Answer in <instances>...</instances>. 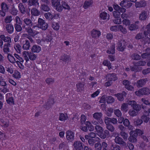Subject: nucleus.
<instances>
[{
  "label": "nucleus",
  "instance_id": "47",
  "mask_svg": "<svg viewBox=\"0 0 150 150\" xmlns=\"http://www.w3.org/2000/svg\"><path fill=\"white\" fill-rule=\"evenodd\" d=\"M21 24H15L14 25L16 31L17 32H21L22 30V27L21 26Z\"/></svg>",
  "mask_w": 150,
  "mask_h": 150
},
{
  "label": "nucleus",
  "instance_id": "15",
  "mask_svg": "<svg viewBox=\"0 0 150 150\" xmlns=\"http://www.w3.org/2000/svg\"><path fill=\"white\" fill-rule=\"evenodd\" d=\"M91 35L92 38H98L100 35V32L99 30L93 29L91 31Z\"/></svg>",
  "mask_w": 150,
  "mask_h": 150
},
{
  "label": "nucleus",
  "instance_id": "29",
  "mask_svg": "<svg viewBox=\"0 0 150 150\" xmlns=\"http://www.w3.org/2000/svg\"><path fill=\"white\" fill-rule=\"evenodd\" d=\"M146 5V4L144 1H141L139 2H137L135 3V6L136 8L144 7Z\"/></svg>",
  "mask_w": 150,
  "mask_h": 150
},
{
  "label": "nucleus",
  "instance_id": "56",
  "mask_svg": "<svg viewBox=\"0 0 150 150\" xmlns=\"http://www.w3.org/2000/svg\"><path fill=\"white\" fill-rule=\"evenodd\" d=\"M128 113L132 117L135 116L138 114V112L135 111L134 109L133 110H130L129 111Z\"/></svg>",
  "mask_w": 150,
  "mask_h": 150
},
{
  "label": "nucleus",
  "instance_id": "45",
  "mask_svg": "<svg viewBox=\"0 0 150 150\" xmlns=\"http://www.w3.org/2000/svg\"><path fill=\"white\" fill-rule=\"evenodd\" d=\"M13 76L16 79H18L21 77L20 73L18 71L15 70L14 71V73L13 75Z\"/></svg>",
  "mask_w": 150,
  "mask_h": 150
},
{
  "label": "nucleus",
  "instance_id": "34",
  "mask_svg": "<svg viewBox=\"0 0 150 150\" xmlns=\"http://www.w3.org/2000/svg\"><path fill=\"white\" fill-rule=\"evenodd\" d=\"M23 21L24 23L27 25L29 27H31L33 25V23L31 20L28 18H25Z\"/></svg>",
  "mask_w": 150,
  "mask_h": 150
},
{
  "label": "nucleus",
  "instance_id": "59",
  "mask_svg": "<svg viewBox=\"0 0 150 150\" xmlns=\"http://www.w3.org/2000/svg\"><path fill=\"white\" fill-rule=\"evenodd\" d=\"M28 57L31 60H34L36 59L37 56L33 53L29 52Z\"/></svg>",
  "mask_w": 150,
  "mask_h": 150
},
{
  "label": "nucleus",
  "instance_id": "31",
  "mask_svg": "<svg viewBox=\"0 0 150 150\" xmlns=\"http://www.w3.org/2000/svg\"><path fill=\"white\" fill-rule=\"evenodd\" d=\"M11 47V45L10 43H7L5 44L4 46L3 50L4 52L8 53L10 52L9 47Z\"/></svg>",
  "mask_w": 150,
  "mask_h": 150
},
{
  "label": "nucleus",
  "instance_id": "60",
  "mask_svg": "<svg viewBox=\"0 0 150 150\" xmlns=\"http://www.w3.org/2000/svg\"><path fill=\"white\" fill-rule=\"evenodd\" d=\"M6 101L7 103L9 104H14V99L13 97L8 98V99L6 100Z\"/></svg>",
  "mask_w": 150,
  "mask_h": 150
},
{
  "label": "nucleus",
  "instance_id": "53",
  "mask_svg": "<svg viewBox=\"0 0 150 150\" xmlns=\"http://www.w3.org/2000/svg\"><path fill=\"white\" fill-rule=\"evenodd\" d=\"M106 127L108 129V131L109 130L111 132H114L115 130V128L114 126L111 124L106 125Z\"/></svg>",
  "mask_w": 150,
  "mask_h": 150
},
{
  "label": "nucleus",
  "instance_id": "50",
  "mask_svg": "<svg viewBox=\"0 0 150 150\" xmlns=\"http://www.w3.org/2000/svg\"><path fill=\"white\" fill-rule=\"evenodd\" d=\"M146 28L147 30L144 31V34L146 36L150 33V23L146 25Z\"/></svg>",
  "mask_w": 150,
  "mask_h": 150
},
{
  "label": "nucleus",
  "instance_id": "46",
  "mask_svg": "<svg viewBox=\"0 0 150 150\" xmlns=\"http://www.w3.org/2000/svg\"><path fill=\"white\" fill-rule=\"evenodd\" d=\"M52 26L54 30H58L59 29V25L57 23L54 22H52Z\"/></svg>",
  "mask_w": 150,
  "mask_h": 150
},
{
  "label": "nucleus",
  "instance_id": "38",
  "mask_svg": "<svg viewBox=\"0 0 150 150\" xmlns=\"http://www.w3.org/2000/svg\"><path fill=\"white\" fill-rule=\"evenodd\" d=\"M108 54H113L115 53V47L114 45H112L110 48L107 51Z\"/></svg>",
  "mask_w": 150,
  "mask_h": 150
},
{
  "label": "nucleus",
  "instance_id": "26",
  "mask_svg": "<svg viewBox=\"0 0 150 150\" xmlns=\"http://www.w3.org/2000/svg\"><path fill=\"white\" fill-rule=\"evenodd\" d=\"M1 9L6 12L9 11V6L5 2H2L1 4Z\"/></svg>",
  "mask_w": 150,
  "mask_h": 150
},
{
  "label": "nucleus",
  "instance_id": "22",
  "mask_svg": "<svg viewBox=\"0 0 150 150\" xmlns=\"http://www.w3.org/2000/svg\"><path fill=\"white\" fill-rule=\"evenodd\" d=\"M146 81V80L145 79H141L137 81L136 84L138 88L142 87L145 84Z\"/></svg>",
  "mask_w": 150,
  "mask_h": 150
},
{
  "label": "nucleus",
  "instance_id": "14",
  "mask_svg": "<svg viewBox=\"0 0 150 150\" xmlns=\"http://www.w3.org/2000/svg\"><path fill=\"white\" fill-rule=\"evenodd\" d=\"M9 13L12 15L16 16L18 12V10L15 8L14 4L11 6V8L9 9Z\"/></svg>",
  "mask_w": 150,
  "mask_h": 150
},
{
  "label": "nucleus",
  "instance_id": "37",
  "mask_svg": "<svg viewBox=\"0 0 150 150\" xmlns=\"http://www.w3.org/2000/svg\"><path fill=\"white\" fill-rule=\"evenodd\" d=\"M86 126L87 127L88 130L90 131H93L94 129V127L90 123V122H89L88 121H87L86 122Z\"/></svg>",
  "mask_w": 150,
  "mask_h": 150
},
{
  "label": "nucleus",
  "instance_id": "7",
  "mask_svg": "<svg viewBox=\"0 0 150 150\" xmlns=\"http://www.w3.org/2000/svg\"><path fill=\"white\" fill-rule=\"evenodd\" d=\"M93 117L98 121L100 124L103 123L102 117L103 116V114L101 112H96L94 113L93 115Z\"/></svg>",
  "mask_w": 150,
  "mask_h": 150
},
{
  "label": "nucleus",
  "instance_id": "10",
  "mask_svg": "<svg viewBox=\"0 0 150 150\" xmlns=\"http://www.w3.org/2000/svg\"><path fill=\"white\" fill-rule=\"evenodd\" d=\"M115 142L116 143L122 146H125L126 145V142L121 137L116 136L115 139Z\"/></svg>",
  "mask_w": 150,
  "mask_h": 150
},
{
  "label": "nucleus",
  "instance_id": "44",
  "mask_svg": "<svg viewBox=\"0 0 150 150\" xmlns=\"http://www.w3.org/2000/svg\"><path fill=\"white\" fill-rule=\"evenodd\" d=\"M60 59L64 62H66L69 61L70 59V58L69 56L67 54H64L61 57Z\"/></svg>",
  "mask_w": 150,
  "mask_h": 150
},
{
  "label": "nucleus",
  "instance_id": "6",
  "mask_svg": "<svg viewBox=\"0 0 150 150\" xmlns=\"http://www.w3.org/2000/svg\"><path fill=\"white\" fill-rule=\"evenodd\" d=\"M130 136L128 138L129 141L131 142L135 143L137 141V134L134 133L132 131H131L129 132Z\"/></svg>",
  "mask_w": 150,
  "mask_h": 150
},
{
  "label": "nucleus",
  "instance_id": "41",
  "mask_svg": "<svg viewBox=\"0 0 150 150\" xmlns=\"http://www.w3.org/2000/svg\"><path fill=\"white\" fill-rule=\"evenodd\" d=\"M61 3L63 8H64L65 9H67L68 10L70 9V6L66 2L62 1Z\"/></svg>",
  "mask_w": 150,
  "mask_h": 150
},
{
  "label": "nucleus",
  "instance_id": "62",
  "mask_svg": "<svg viewBox=\"0 0 150 150\" xmlns=\"http://www.w3.org/2000/svg\"><path fill=\"white\" fill-rule=\"evenodd\" d=\"M107 98V102L108 103H110L114 102V99L112 97L109 96Z\"/></svg>",
  "mask_w": 150,
  "mask_h": 150
},
{
  "label": "nucleus",
  "instance_id": "39",
  "mask_svg": "<svg viewBox=\"0 0 150 150\" xmlns=\"http://www.w3.org/2000/svg\"><path fill=\"white\" fill-rule=\"evenodd\" d=\"M130 69L132 71L135 72H139L142 69L140 66H131Z\"/></svg>",
  "mask_w": 150,
  "mask_h": 150
},
{
  "label": "nucleus",
  "instance_id": "2",
  "mask_svg": "<svg viewBox=\"0 0 150 150\" xmlns=\"http://www.w3.org/2000/svg\"><path fill=\"white\" fill-rule=\"evenodd\" d=\"M135 93L139 96L141 95H147L150 93V90L148 88L144 87L140 89L138 91L135 92Z\"/></svg>",
  "mask_w": 150,
  "mask_h": 150
},
{
  "label": "nucleus",
  "instance_id": "58",
  "mask_svg": "<svg viewBox=\"0 0 150 150\" xmlns=\"http://www.w3.org/2000/svg\"><path fill=\"white\" fill-rule=\"evenodd\" d=\"M132 58L135 60H138L140 59L141 57L138 54L134 53L131 56Z\"/></svg>",
  "mask_w": 150,
  "mask_h": 150
},
{
  "label": "nucleus",
  "instance_id": "3",
  "mask_svg": "<svg viewBox=\"0 0 150 150\" xmlns=\"http://www.w3.org/2000/svg\"><path fill=\"white\" fill-rule=\"evenodd\" d=\"M129 105H131L133 109L136 110L137 112L141 110V105L137 104L136 102L134 100L130 101L128 102Z\"/></svg>",
  "mask_w": 150,
  "mask_h": 150
},
{
  "label": "nucleus",
  "instance_id": "49",
  "mask_svg": "<svg viewBox=\"0 0 150 150\" xmlns=\"http://www.w3.org/2000/svg\"><path fill=\"white\" fill-rule=\"evenodd\" d=\"M67 114H64L63 113L60 114L59 116V120L60 121H63L67 119Z\"/></svg>",
  "mask_w": 150,
  "mask_h": 150
},
{
  "label": "nucleus",
  "instance_id": "24",
  "mask_svg": "<svg viewBox=\"0 0 150 150\" xmlns=\"http://www.w3.org/2000/svg\"><path fill=\"white\" fill-rule=\"evenodd\" d=\"M6 28L7 31L10 34L12 33L14 30L13 27L11 24L7 25H6Z\"/></svg>",
  "mask_w": 150,
  "mask_h": 150
},
{
  "label": "nucleus",
  "instance_id": "55",
  "mask_svg": "<svg viewBox=\"0 0 150 150\" xmlns=\"http://www.w3.org/2000/svg\"><path fill=\"white\" fill-rule=\"evenodd\" d=\"M95 128L96 131L99 134L101 132H102L103 131V127L99 125H96Z\"/></svg>",
  "mask_w": 150,
  "mask_h": 150
},
{
  "label": "nucleus",
  "instance_id": "5",
  "mask_svg": "<svg viewBox=\"0 0 150 150\" xmlns=\"http://www.w3.org/2000/svg\"><path fill=\"white\" fill-rule=\"evenodd\" d=\"M66 137L68 140L72 142L74 140V133L72 131L68 130L66 132Z\"/></svg>",
  "mask_w": 150,
  "mask_h": 150
},
{
  "label": "nucleus",
  "instance_id": "64",
  "mask_svg": "<svg viewBox=\"0 0 150 150\" xmlns=\"http://www.w3.org/2000/svg\"><path fill=\"white\" fill-rule=\"evenodd\" d=\"M88 142L89 145L91 146H93L96 142V140L93 139H88Z\"/></svg>",
  "mask_w": 150,
  "mask_h": 150
},
{
  "label": "nucleus",
  "instance_id": "21",
  "mask_svg": "<svg viewBox=\"0 0 150 150\" xmlns=\"http://www.w3.org/2000/svg\"><path fill=\"white\" fill-rule=\"evenodd\" d=\"M18 7L19 10L22 14H24L26 13L25 8L22 3H20L18 4Z\"/></svg>",
  "mask_w": 150,
  "mask_h": 150
},
{
  "label": "nucleus",
  "instance_id": "51",
  "mask_svg": "<svg viewBox=\"0 0 150 150\" xmlns=\"http://www.w3.org/2000/svg\"><path fill=\"white\" fill-rule=\"evenodd\" d=\"M95 150H101L102 145L99 142H97L95 143L94 145Z\"/></svg>",
  "mask_w": 150,
  "mask_h": 150
},
{
  "label": "nucleus",
  "instance_id": "11",
  "mask_svg": "<svg viewBox=\"0 0 150 150\" xmlns=\"http://www.w3.org/2000/svg\"><path fill=\"white\" fill-rule=\"evenodd\" d=\"M99 137L102 139H105L106 137H108L110 136V133L107 130L103 131L99 134Z\"/></svg>",
  "mask_w": 150,
  "mask_h": 150
},
{
  "label": "nucleus",
  "instance_id": "13",
  "mask_svg": "<svg viewBox=\"0 0 150 150\" xmlns=\"http://www.w3.org/2000/svg\"><path fill=\"white\" fill-rule=\"evenodd\" d=\"M85 84L81 82H79L76 84L77 91L78 92H81L84 89V86Z\"/></svg>",
  "mask_w": 150,
  "mask_h": 150
},
{
  "label": "nucleus",
  "instance_id": "17",
  "mask_svg": "<svg viewBox=\"0 0 150 150\" xmlns=\"http://www.w3.org/2000/svg\"><path fill=\"white\" fill-rule=\"evenodd\" d=\"M144 112V114L142 116L141 118L142 121H143L144 122L147 123L150 119L148 116L149 113L147 111H145Z\"/></svg>",
  "mask_w": 150,
  "mask_h": 150
},
{
  "label": "nucleus",
  "instance_id": "27",
  "mask_svg": "<svg viewBox=\"0 0 150 150\" xmlns=\"http://www.w3.org/2000/svg\"><path fill=\"white\" fill-rule=\"evenodd\" d=\"M31 14L34 16H38L40 14V12L36 8H33L31 10Z\"/></svg>",
  "mask_w": 150,
  "mask_h": 150
},
{
  "label": "nucleus",
  "instance_id": "42",
  "mask_svg": "<svg viewBox=\"0 0 150 150\" xmlns=\"http://www.w3.org/2000/svg\"><path fill=\"white\" fill-rule=\"evenodd\" d=\"M120 134L123 138V139L124 141H126L127 140L128 137V134L126 133L125 132L122 131L120 132Z\"/></svg>",
  "mask_w": 150,
  "mask_h": 150
},
{
  "label": "nucleus",
  "instance_id": "32",
  "mask_svg": "<svg viewBox=\"0 0 150 150\" xmlns=\"http://www.w3.org/2000/svg\"><path fill=\"white\" fill-rule=\"evenodd\" d=\"M93 1L92 0H89V1H86L83 5V8L85 9L88 8L90 6L93 4Z\"/></svg>",
  "mask_w": 150,
  "mask_h": 150
},
{
  "label": "nucleus",
  "instance_id": "61",
  "mask_svg": "<svg viewBox=\"0 0 150 150\" xmlns=\"http://www.w3.org/2000/svg\"><path fill=\"white\" fill-rule=\"evenodd\" d=\"M114 112L115 115L117 117H119L121 116L122 114L121 111L119 109L115 110H114Z\"/></svg>",
  "mask_w": 150,
  "mask_h": 150
},
{
  "label": "nucleus",
  "instance_id": "18",
  "mask_svg": "<svg viewBox=\"0 0 150 150\" xmlns=\"http://www.w3.org/2000/svg\"><path fill=\"white\" fill-rule=\"evenodd\" d=\"M29 52L28 51H24L23 52V56L24 57V59L26 62L25 63V65H30L28 64V63H30V61L29 60L28 56H29Z\"/></svg>",
  "mask_w": 150,
  "mask_h": 150
},
{
  "label": "nucleus",
  "instance_id": "52",
  "mask_svg": "<svg viewBox=\"0 0 150 150\" xmlns=\"http://www.w3.org/2000/svg\"><path fill=\"white\" fill-rule=\"evenodd\" d=\"M12 20V17L11 16H7L4 19V22L6 23H10Z\"/></svg>",
  "mask_w": 150,
  "mask_h": 150
},
{
  "label": "nucleus",
  "instance_id": "28",
  "mask_svg": "<svg viewBox=\"0 0 150 150\" xmlns=\"http://www.w3.org/2000/svg\"><path fill=\"white\" fill-rule=\"evenodd\" d=\"M33 52H39L41 50V47L37 45H35L33 46L31 49Z\"/></svg>",
  "mask_w": 150,
  "mask_h": 150
},
{
  "label": "nucleus",
  "instance_id": "20",
  "mask_svg": "<svg viewBox=\"0 0 150 150\" xmlns=\"http://www.w3.org/2000/svg\"><path fill=\"white\" fill-rule=\"evenodd\" d=\"M38 0H30L28 5L29 6H33L35 7H38L39 6Z\"/></svg>",
  "mask_w": 150,
  "mask_h": 150
},
{
  "label": "nucleus",
  "instance_id": "25",
  "mask_svg": "<svg viewBox=\"0 0 150 150\" xmlns=\"http://www.w3.org/2000/svg\"><path fill=\"white\" fill-rule=\"evenodd\" d=\"M0 122L1 123V125L5 127H8L9 125L8 121L6 119L0 120Z\"/></svg>",
  "mask_w": 150,
  "mask_h": 150
},
{
  "label": "nucleus",
  "instance_id": "48",
  "mask_svg": "<svg viewBox=\"0 0 150 150\" xmlns=\"http://www.w3.org/2000/svg\"><path fill=\"white\" fill-rule=\"evenodd\" d=\"M30 46L29 41L28 40H26L25 43L23 45V47L24 50H28L29 49Z\"/></svg>",
  "mask_w": 150,
  "mask_h": 150
},
{
  "label": "nucleus",
  "instance_id": "33",
  "mask_svg": "<svg viewBox=\"0 0 150 150\" xmlns=\"http://www.w3.org/2000/svg\"><path fill=\"white\" fill-rule=\"evenodd\" d=\"M40 8L41 10L45 11H48L50 9L49 7L45 4H41Z\"/></svg>",
  "mask_w": 150,
  "mask_h": 150
},
{
  "label": "nucleus",
  "instance_id": "54",
  "mask_svg": "<svg viewBox=\"0 0 150 150\" xmlns=\"http://www.w3.org/2000/svg\"><path fill=\"white\" fill-rule=\"evenodd\" d=\"M134 133L137 134V136H140L142 135L143 134V132L140 129H136L135 130L132 131Z\"/></svg>",
  "mask_w": 150,
  "mask_h": 150
},
{
  "label": "nucleus",
  "instance_id": "35",
  "mask_svg": "<svg viewBox=\"0 0 150 150\" xmlns=\"http://www.w3.org/2000/svg\"><path fill=\"white\" fill-rule=\"evenodd\" d=\"M0 38L5 42H11V38L8 37H5L4 35H0Z\"/></svg>",
  "mask_w": 150,
  "mask_h": 150
},
{
  "label": "nucleus",
  "instance_id": "23",
  "mask_svg": "<svg viewBox=\"0 0 150 150\" xmlns=\"http://www.w3.org/2000/svg\"><path fill=\"white\" fill-rule=\"evenodd\" d=\"M147 13L146 11H142L139 16V19L142 21L145 20L147 18Z\"/></svg>",
  "mask_w": 150,
  "mask_h": 150
},
{
  "label": "nucleus",
  "instance_id": "4",
  "mask_svg": "<svg viewBox=\"0 0 150 150\" xmlns=\"http://www.w3.org/2000/svg\"><path fill=\"white\" fill-rule=\"evenodd\" d=\"M125 43L124 40H119L117 44V50L119 51H123L126 47Z\"/></svg>",
  "mask_w": 150,
  "mask_h": 150
},
{
  "label": "nucleus",
  "instance_id": "30",
  "mask_svg": "<svg viewBox=\"0 0 150 150\" xmlns=\"http://www.w3.org/2000/svg\"><path fill=\"white\" fill-rule=\"evenodd\" d=\"M128 105H129L128 103H123L121 106V110L123 112H127L128 110Z\"/></svg>",
  "mask_w": 150,
  "mask_h": 150
},
{
  "label": "nucleus",
  "instance_id": "63",
  "mask_svg": "<svg viewBox=\"0 0 150 150\" xmlns=\"http://www.w3.org/2000/svg\"><path fill=\"white\" fill-rule=\"evenodd\" d=\"M46 82L48 84H50L53 83L54 81V79L52 78H48L46 79Z\"/></svg>",
  "mask_w": 150,
  "mask_h": 150
},
{
  "label": "nucleus",
  "instance_id": "12",
  "mask_svg": "<svg viewBox=\"0 0 150 150\" xmlns=\"http://www.w3.org/2000/svg\"><path fill=\"white\" fill-rule=\"evenodd\" d=\"M126 95V93L123 91L121 93H118L117 94H115L114 95L117 98L119 101H122L124 100V98L125 97Z\"/></svg>",
  "mask_w": 150,
  "mask_h": 150
},
{
  "label": "nucleus",
  "instance_id": "9",
  "mask_svg": "<svg viewBox=\"0 0 150 150\" xmlns=\"http://www.w3.org/2000/svg\"><path fill=\"white\" fill-rule=\"evenodd\" d=\"M55 9L59 12H61L63 9L62 5L60 4L59 1L57 0L52 4Z\"/></svg>",
  "mask_w": 150,
  "mask_h": 150
},
{
  "label": "nucleus",
  "instance_id": "57",
  "mask_svg": "<svg viewBox=\"0 0 150 150\" xmlns=\"http://www.w3.org/2000/svg\"><path fill=\"white\" fill-rule=\"evenodd\" d=\"M107 14L105 12L101 13L100 15V18L103 20H105L107 17Z\"/></svg>",
  "mask_w": 150,
  "mask_h": 150
},
{
  "label": "nucleus",
  "instance_id": "40",
  "mask_svg": "<svg viewBox=\"0 0 150 150\" xmlns=\"http://www.w3.org/2000/svg\"><path fill=\"white\" fill-rule=\"evenodd\" d=\"M44 16L49 21L51 20L53 18V15L50 12H47L45 13L44 15Z\"/></svg>",
  "mask_w": 150,
  "mask_h": 150
},
{
  "label": "nucleus",
  "instance_id": "19",
  "mask_svg": "<svg viewBox=\"0 0 150 150\" xmlns=\"http://www.w3.org/2000/svg\"><path fill=\"white\" fill-rule=\"evenodd\" d=\"M107 77L108 79L110 81H115L117 79L116 74L114 73L108 74L107 75Z\"/></svg>",
  "mask_w": 150,
  "mask_h": 150
},
{
  "label": "nucleus",
  "instance_id": "36",
  "mask_svg": "<svg viewBox=\"0 0 150 150\" xmlns=\"http://www.w3.org/2000/svg\"><path fill=\"white\" fill-rule=\"evenodd\" d=\"M139 26L136 24H132L129 25V28L130 30H133L138 29Z\"/></svg>",
  "mask_w": 150,
  "mask_h": 150
},
{
  "label": "nucleus",
  "instance_id": "43",
  "mask_svg": "<svg viewBox=\"0 0 150 150\" xmlns=\"http://www.w3.org/2000/svg\"><path fill=\"white\" fill-rule=\"evenodd\" d=\"M120 147L118 145L112 144L110 146L111 150H120Z\"/></svg>",
  "mask_w": 150,
  "mask_h": 150
},
{
  "label": "nucleus",
  "instance_id": "1",
  "mask_svg": "<svg viewBox=\"0 0 150 150\" xmlns=\"http://www.w3.org/2000/svg\"><path fill=\"white\" fill-rule=\"evenodd\" d=\"M38 27L43 30H46L48 27V25L45 20L41 18H39L38 21Z\"/></svg>",
  "mask_w": 150,
  "mask_h": 150
},
{
  "label": "nucleus",
  "instance_id": "16",
  "mask_svg": "<svg viewBox=\"0 0 150 150\" xmlns=\"http://www.w3.org/2000/svg\"><path fill=\"white\" fill-rule=\"evenodd\" d=\"M54 100L53 98H50L48 100L47 102L46 103V105H45L44 108L46 109H49L54 103Z\"/></svg>",
  "mask_w": 150,
  "mask_h": 150
},
{
  "label": "nucleus",
  "instance_id": "8",
  "mask_svg": "<svg viewBox=\"0 0 150 150\" xmlns=\"http://www.w3.org/2000/svg\"><path fill=\"white\" fill-rule=\"evenodd\" d=\"M73 146L75 150H83V144L80 141L74 142Z\"/></svg>",
  "mask_w": 150,
  "mask_h": 150
}]
</instances>
